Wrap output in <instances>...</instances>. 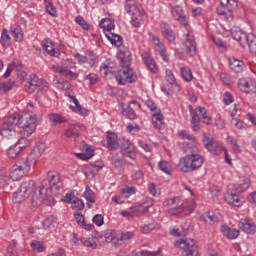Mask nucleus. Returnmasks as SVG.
I'll return each mask as SVG.
<instances>
[{
	"label": "nucleus",
	"mask_w": 256,
	"mask_h": 256,
	"mask_svg": "<svg viewBox=\"0 0 256 256\" xmlns=\"http://www.w3.org/2000/svg\"><path fill=\"white\" fill-rule=\"evenodd\" d=\"M63 191V182L57 172H48V182H41L38 190L33 194L31 203L33 207H41L46 205L51 207L55 205L53 195H58Z\"/></svg>",
	"instance_id": "f257e3e1"
},
{
	"label": "nucleus",
	"mask_w": 256,
	"mask_h": 256,
	"mask_svg": "<svg viewBox=\"0 0 256 256\" xmlns=\"http://www.w3.org/2000/svg\"><path fill=\"white\" fill-rule=\"evenodd\" d=\"M183 153L186 156L180 158L178 167L183 173H193L197 169H201L205 163V158L201 155V150L195 144H185Z\"/></svg>",
	"instance_id": "f03ea898"
},
{
	"label": "nucleus",
	"mask_w": 256,
	"mask_h": 256,
	"mask_svg": "<svg viewBox=\"0 0 256 256\" xmlns=\"http://www.w3.org/2000/svg\"><path fill=\"white\" fill-rule=\"evenodd\" d=\"M163 205L167 207L169 215L176 217H187V215H191L195 211V202L190 201L185 203L179 196L166 199Z\"/></svg>",
	"instance_id": "7ed1b4c3"
},
{
	"label": "nucleus",
	"mask_w": 256,
	"mask_h": 256,
	"mask_svg": "<svg viewBox=\"0 0 256 256\" xmlns=\"http://www.w3.org/2000/svg\"><path fill=\"white\" fill-rule=\"evenodd\" d=\"M19 125H21V114L10 115L0 126V135L8 141L17 139V130H15V127Z\"/></svg>",
	"instance_id": "20e7f679"
},
{
	"label": "nucleus",
	"mask_w": 256,
	"mask_h": 256,
	"mask_svg": "<svg viewBox=\"0 0 256 256\" xmlns=\"http://www.w3.org/2000/svg\"><path fill=\"white\" fill-rule=\"evenodd\" d=\"M43 151L44 149L41 148V146H36L29 157L17 160L14 165L22 172L23 176L26 177L29 171H31V161L34 160V163H37V159L41 158Z\"/></svg>",
	"instance_id": "39448f33"
},
{
	"label": "nucleus",
	"mask_w": 256,
	"mask_h": 256,
	"mask_svg": "<svg viewBox=\"0 0 256 256\" xmlns=\"http://www.w3.org/2000/svg\"><path fill=\"white\" fill-rule=\"evenodd\" d=\"M26 93H35V91H49V83L35 74H30L24 84Z\"/></svg>",
	"instance_id": "423d86ee"
},
{
	"label": "nucleus",
	"mask_w": 256,
	"mask_h": 256,
	"mask_svg": "<svg viewBox=\"0 0 256 256\" xmlns=\"http://www.w3.org/2000/svg\"><path fill=\"white\" fill-rule=\"evenodd\" d=\"M175 247H178V249H182L185 256L199 255V245L194 239L186 238L184 240L176 241Z\"/></svg>",
	"instance_id": "0eeeda50"
},
{
	"label": "nucleus",
	"mask_w": 256,
	"mask_h": 256,
	"mask_svg": "<svg viewBox=\"0 0 256 256\" xmlns=\"http://www.w3.org/2000/svg\"><path fill=\"white\" fill-rule=\"evenodd\" d=\"M20 125L23 137H31L35 133V129H37V116L30 114L21 116Z\"/></svg>",
	"instance_id": "6e6552de"
},
{
	"label": "nucleus",
	"mask_w": 256,
	"mask_h": 256,
	"mask_svg": "<svg viewBox=\"0 0 256 256\" xmlns=\"http://www.w3.org/2000/svg\"><path fill=\"white\" fill-rule=\"evenodd\" d=\"M115 75L118 85H127V83H135L137 81V74L131 69L130 66H120Z\"/></svg>",
	"instance_id": "1a4fd4ad"
},
{
	"label": "nucleus",
	"mask_w": 256,
	"mask_h": 256,
	"mask_svg": "<svg viewBox=\"0 0 256 256\" xmlns=\"http://www.w3.org/2000/svg\"><path fill=\"white\" fill-rule=\"evenodd\" d=\"M183 49L188 57H195L197 55V41L195 40L193 33L187 32L184 34Z\"/></svg>",
	"instance_id": "9d476101"
},
{
	"label": "nucleus",
	"mask_w": 256,
	"mask_h": 256,
	"mask_svg": "<svg viewBox=\"0 0 256 256\" xmlns=\"http://www.w3.org/2000/svg\"><path fill=\"white\" fill-rule=\"evenodd\" d=\"M150 41L153 43L155 47V51L162 57L163 61L166 63H169V56L167 55V49L165 48V44L161 42V39L159 36L153 34V33H148Z\"/></svg>",
	"instance_id": "9b49d317"
},
{
	"label": "nucleus",
	"mask_w": 256,
	"mask_h": 256,
	"mask_svg": "<svg viewBox=\"0 0 256 256\" xmlns=\"http://www.w3.org/2000/svg\"><path fill=\"white\" fill-rule=\"evenodd\" d=\"M124 11L128 15H140V17L145 15V10H143V7H141V4L137 0H125Z\"/></svg>",
	"instance_id": "f8f14e48"
},
{
	"label": "nucleus",
	"mask_w": 256,
	"mask_h": 256,
	"mask_svg": "<svg viewBox=\"0 0 256 256\" xmlns=\"http://www.w3.org/2000/svg\"><path fill=\"white\" fill-rule=\"evenodd\" d=\"M199 109H202V107L198 106L196 108H193L192 105L188 106L191 117L190 123L192 125L193 131H199L201 129V110Z\"/></svg>",
	"instance_id": "ddd939ff"
},
{
	"label": "nucleus",
	"mask_w": 256,
	"mask_h": 256,
	"mask_svg": "<svg viewBox=\"0 0 256 256\" xmlns=\"http://www.w3.org/2000/svg\"><path fill=\"white\" fill-rule=\"evenodd\" d=\"M117 69V63L112 59H106L100 65V75L102 77H109V75H113Z\"/></svg>",
	"instance_id": "4468645a"
},
{
	"label": "nucleus",
	"mask_w": 256,
	"mask_h": 256,
	"mask_svg": "<svg viewBox=\"0 0 256 256\" xmlns=\"http://www.w3.org/2000/svg\"><path fill=\"white\" fill-rule=\"evenodd\" d=\"M238 227L239 229H241V231H243V233H246V235L256 234V224L255 222H253V220H250L248 218L240 219Z\"/></svg>",
	"instance_id": "2eb2a0df"
},
{
	"label": "nucleus",
	"mask_w": 256,
	"mask_h": 256,
	"mask_svg": "<svg viewBox=\"0 0 256 256\" xmlns=\"http://www.w3.org/2000/svg\"><path fill=\"white\" fill-rule=\"evenodd\" d=\"M225 201L228 205H233V207H243V198L239 196L235 190H228L225 194Z\"/></svg>",
	"instance_id": "dca6fc26"
},
{
	"label": "nucleus",
	"mask_w": 256,
	"mask_h": 256,
	"mask_svg": "<svg viewBox=\"0 0 256 256\" xmlns=\"http://www.w3.org/2000/svg\"><path fill=\"white\" fill-rule=\"evenodd\" d=\"M238 88L244 93H251L256 90L255 78H241L238 80Z\"/></svg>",
	"instance_id": "f3484780"
},
{
	"label": "nucleus",
	"mask_w": 256,
	"mask_h": 256,
	"mask_svg": "<svg viewBox=\"0 0 256 256\" xmlns=\"http://www.w3.org/2000/svg\"><path fill=\"white\" fill-rule=\"evenodd\" d=\"M103 147H107L109 151H117L119 148V140L117 139V134L113 132H107L106 140H102Z\"/></svg>",
	"instance_id": "a211bd4d"
},
{
	"label": "nucleus",
	"mask_w": 256,
	"mask_h": 256,
	"mask_svg": "<svg viewBox=\"0 0 256 256\" xmlns=\"http://www.w3.org/2000/svg\"><path fill=\"white\" fill-rule=\"evenodd\" d=\"M66 97H69L71 99L72 103H74V106H71L73 111L75 113H78V115H82V117H87L89 115V110L81 107V104H79V100L77 99V96L75 94H71V92L66 91L65 92Z\"/></svg>",
	"instance_id": "6ab92c4d"
},
{
	"label": "nucleus",
	"mask_w": 256,
	"mask_h": 256,
	"mask_svg": "<svg viewBox=\"0 0 256 256\" xmlns=\"http://www.w3.org/2000/svg\"><path fill=\"white\" fill-rule=\"evenodd\" d=\"M142 61L146 65L147 69L154 74H157L159 72V68L157 67V63L151 56L149 52H143L141 54Z\"/></svg>",
	"instance_id": "aec40b11"
},
{
	"label": "nucleus",
	"mask_w": 256,
	"mask_h": 256,
	"mask_svg": "<svg viewBox=\"0 0 256 256\" xmlns=\"http://www.w3.org/2000/svg\"><path fill=\"white\" fill-rule=\"evenodd\" d=\"M42 47L51 57H61V50L55 48V43L51 39H44L42 41Z\"/></svg>",
	"instance_id": "412c9836"
},
{
	"label": "nucleus",
	"mask_w": 256,
	"mask_h": 256,
	"mask_svg": "<svg viewBox=\"0 0 256 256\" xmlns=\"http://www.w3.org/2000/svg\"><path fill=\"white\" fill-rule=\"evenodd\" d=\"M171 15L175 21H179L181 25H187V16L181 6L176 5L171 7Z\"/></svg>",
	"instance_id": "4be33fe9"
},
{
	"label": "nucleus",
	"mask_w": 256,
	"mask_h": 256,
	"mask_svg": "<svg viewBox=\"0 0 256 256\" xmlns=\"http://www.w3.org/2000/svg\"><path fill=\"white\" fill-rule=\"evenodd\" d=\"M230 35H232V38L234 41H238V43L242 46L245 47V43L247 39L249 38V34L241 31L239 28H232Z\"/></svg>",
	"instance_id": "5701e85b"
},
{
	"label": "nucleus",
	"mask_w": 256,
	"mask_h": 256,
	"mask_svg": "<svg viewBox=\"0 0 256 256\" xmlns=\"http://www.w3.org/2000/svg\"><path fill=\"white\" fill-rule=\"evenodd\" d=\"M132 237H135V234L131 231H126L112 236L111 242L114 243V245H123V243L130 241Z\"/></svg>",
	"instance_id": "b1692460"
},
{
	"label": "nucleus",
	"mask_w": 256,
	"mask_h": 256,
	"mask_svg": "<svg viewBox=\"0 0 256 256\" xmlns=\"http://www.w3.org/2000/svg\"><path fill=\"white\" fill-rule=\"evenodd\" d=\"M178 137L180 139H187V141L182 142V146H181L182 151H183V147H185V145H195L197 147V138H195V136H193L191 133H189V131H187V130L179 131Z\"/></svg>",
	"instance_id": "393cba45"
},
{
	"label": "nucleus",
	"mask_w": 256,
	"mask_h": 256,
	"mask_svg": "<svg viewBox=\"0 0 256 256\" xmlns=\"http://www.w3.org/2000/svg\"><path fill=\"white\" fill-rule=\"evenodd\" d=\"M79 133H81V125H79V124H70L65 129L64 135L68 139H77V137H79Z\"/></svg>",
	"instance_id": "a878e982"
},
{
	"label": "nucleus",
	"mask_w": 256,
	"mask_h": 256,
	"mask_svg": "<svg viewBox=\"0 0 256 256\" xmlns=\"http://www.w3.org/2000/svg\"><path fill=\"white\" fill-rule=\"evenodd\" d=\"M200 220L204 221V223H208V225H215V223H219L221 221V216L215 214V212H205L200 216Z\"/></svg>",
	"instance_id": "bb28decb"
},
{
	"label": "nucleus",
	"mask_w": 256,
	"mask_h": 256,
	"mask_svg": "<svg viewBox=\"0 0 256 256\" xmlns=\"http://www.w3.org/2000/svg\"><path fill=\"white\" fill-rule=\"evenodd\" d=\"M118 59L120 60V66L131 67V51L125 48L118 52Z\"/></svg>",
	"instance_id": "cd10ccee"
},
{
	"label": "nucleus",
	"mask_w": 256,
	"mask_h": 256,
	"mask_svg": "<svg viewBox=\"0 0 256 256\" xmlns=\"http://www.w3.org/2000/svg\"><path fill=\"white\" fill-rule=\"evenodd\" d=\"M221 233L224 237H227V239H237V237L241 235V231L239 229L231 228L225 224L221 226Z\"/></svg>",
	"instance_id": "c85d7f7f"
},
{
	"label": "nucleus",
	"mask_w": 256,
	"mask_h": 256,
	"mask_svg": "<svg viewBox=\"0 0 256 256\" xmlns=\"http://www.w3.org/2000/svg\"><path fill=\"white\" fill-rule=\"evenodd\" d=\"M20 187L22 188L23 192L27 194L28 197L35 195L36 191H39V188L35 186V181L28 180L21 183Z\"/></svg>",
	"instance_id": "c756f323"
},
{
	"label": "nucleus",
	"mask_w": 256,
	"mask_h": 256,
	"mask_svg": "<svg viewBox=\"0 0 256 256\" xmlns=\"http://www.w3.org/2000/svg\"><path fill=\"white\" fill-rule=\"evenodd\" d=\"M249 187H251V180L247 177L240 178L239 181L234 184V189L237 193H245Z\"/></svg>",
	"instance_id": "7c9ffc66"
},
{
	"label": "nucleus",
	"mask_w": 256,
	"mask_h": 256,
	"mask_svg": "<svg viewBox=\"0 0 256 256\" xmlns=\"http://www.w3.org/2000/svg\"><path fill=\"white\" fill-rule=\"evenodd\" d=\"M83 197L87 201L88 209H91L93 205H95L96 195H95V192L91 190V187H89V185H86L85 191L83 193Z\"/></svg>",
	"instance_id": "2f4dec72"
},
{
	"label": "nucleus",
	"mask_w": 256,
	"mask_h": 256,
	"mask_svg": "<svg viewBox=\"0 0 256 256\" xmlns=\"http://www.w3.org/2000/svg\"><path fill=\"white\" fill-rule=\"evenodd\" d=\"M85 63L89 67H97L99 65V56L95 52L88 50L85 52Z\"/></svg>",
	"instance_id": "473e14b6"
},
{
	"label": "nucleus",
	"mask_w": 256,
	"mask_h": 256,
	"mask_svg": "<svg viewBox=\"0 0 256 256\" xmlns=\"http://www.w3.org/2000/svg\"><path fill=\"white\" fill-rule=\"evenodd\" d=\"M48 121L51 123V125H61L63 123H67L69 119L67 117L57 114V113H51L48 115Z\"/></svg>",
	"instance_id": "72a5a7b5"
},
{
	"label": "nucleus",
	"mask_w": 256,
	"mask_h": 256,
	"mask_svg": "<svg viewBox=\"0 0 256 256\" xmlns=\"http://www.w3.org/2000/svg\"><path fill=\"white\" fill-rule=\"evenodd\" d=\"M10 33L15 41H17L18 43H21V41H23V29H21V26H19L18 24H12L10 26Z\"/></svg>",
	"instance_id": "f704fd0d"
},
{
	"label": "nucleus",
	"mask_w": 256,
	"mask_h": 256,
	"mask_svg": "<svg viewBox=\"0 0 256 256\" xmlns=\"http://www.w3.org/2000/svg\"><path fill=\"white\" fill-rule=\"evenodd\" d=\"M230 69L234 71V73H243L245 69V62L238 60L236 58H230Z\"/></svg>",
	"instance_id": "c9c22d12"
},
{
	"label": "nucleus",
	"mask_w": 256,
	"mask_h": 256,
	"mask_svg": "<svg viewBox=\"0 0 256 256\" xmlns=\"http://www.w3.org/2000/svg\"><path fill=\"white\" fill-rule=\"evenodd\" d=\"M13 43V38L9 35V30L3 29L1 32L0 45L7 49V47H11Z\"/></svg>",
	"instance_id": "e433bc0d"
},
{
	"label": "nucleus",
	"mask_w": 256,
	"mask_h": 256,
	"mask_svg": "<svg viewBox=\"0 0 256 256\" xmlns=\"http://www.w3.org/2000/svg\"><path fill=\"white\" fill-rule=\"evenodd\" d=\"M105 35L108 41H110V43L115 47H121V45H123V37H121V35L112 32H109Z\"/></svg>",
	"instance_id": "4c0bfd02"
},
{
	"label": "nucleus",
	"mask_w": 256,
	"mask_h": 256,
	"mask_svg": "<svg viewBox=\"0 0 256 256\" xmlns=\"http://www.w3.org/2000/svg\"><path fill=\"white\" fill-rule=\"evenodd\" d=\"M82 151H86V153H78L76 154L79 159H82L83 161H87L88 159H91L93 157V147H91L88 144L82 145Z\"/></svg>",
	"instance_id": "58836bf2"
},
{
	"label": "nucleus",
	"mask_w": 256,
	"mask_h": 256,
	"mask_svg": "<svg viewBox=\"0 0 256 256\" xmlns=\"http://www.w3.org/2000/svg\"><path fill=\"white\" fill-rule=\"evenodd\" d=\"M139 205V209H138V215L141 214L143 215V213H147V211H149L150 207H153V199L151 198H145L144 200H142V202Z\"/></svg>",
	"instance_id": "ea45409f"
},
{
	"label": "nucleus",
	"mask_w": 256,
	"mask_h": 256,
	"mask_svg": "<svg viewBox=\"0 0 256 256\" xmlns=\"http://www.w3.org/2000/svg\"><path fill=\"white\" fill-rule=\"evenodd\" d=\"M152 123L156 129H161L163 127V114H161V110L152 113Z\"/></svg>",
	"instance_id": "a19ab883"
},
{
	"label": "nucleus",
	"mask_w": 256,
	"mask_h": 256,
	"mask_svg": "<svg viewBox=\"0 0 256 256\" xmlns=\"http://www.w3.org/2000/svg\"><path fill=\"white\" fill-rule=\"evenodd\" d=\"M26 199H29V196L26 194V192L23 191V189L20 186L17 189V191L14 192L13 202L14 203H23V201H26Z\"/></svg>",
	"instance_id": "79ce46f5"
},
{
	"label": "nucleus",
	"mask_w": 256,
	"mask_h": 256,
	"mask_svg": "<svg viewBox=\"0 0 256 256\" xmlns=\"http://www.w3.org/2000/svg\"><path fill=\"white\" fill-rule=\"evenodd\" d=\"M200 111V119H203L202 123L204 125H211L213 123V118H211V115L209 114V110L205 107L199 108Z\"/></svg>",
	"instance_id": "37998d69"
},
{
	"label": "nucleus",
	"mask_w": 256,
	"mask_h": 256,
	"mask_svg": "<svg viewBox=\"0 0 256 256\" xmlns=\"http://www.w3.org/2000/svg\"><path fill=\"white\" fill-rule=\"evenodd\" d=\"M245 45H248L249 50L253 55H256V36L253 33L248 34Z\"/></svg>",
	"instance_id": "c03bdc74"
},
{
	"label": "nucleus",
	"mask_w": 256,
	"mask_h": 256,
	"mask_svg": "<svg viewBox=\"0 0 256 256\" xmlns=\"http://www.w3.org/2000/svg\"><path fill=\"white\" fill-rule=\"evenodd\" d=\"M99 27L104 29V31H113L115 23L110 18H103L99 23Z\"/></svg>",
	"instance_id": "a18cd8bd"
},
{
	"label": "nucleus",
	"mask_w": 256,
	"mask_h": 256,
	"mask_svg": "<svg viewBox=\"0 0 256 256\" xmlns=\"http://www.w3.org/2000/svg\"><path fill=\"white\" fill-rule=\"evenodd\" d=\"M135 193H137V188L135 186L125 185L121 189V195L123 199H129V197H131L132 195H135Z\"/></svg>",
	"instance_id": "49530a36"
},
{
	"label": "nucleus",
	"mask_w": 256,
	"mask_h": 256,
	"mask_svg": "<svg viewBox=\"0 0 256 256\" xmlns=\"http://www.w3.org/2000/svg\"><path fill=\"white\" fill-rule=\"evenodd\" d=\"M23 177H25L23 172L19 170L14 164L10 170V179H12V181H21Z\"/></svg>",
	"instance_id": "de8ad7c7"
},
{
	"label": "nucleus",
	"mask_w": 256,
	"mask_h": 256,
	"mask_svg": "<svg viewBox=\"0 0 256 256\" xmlns=\"http://www.w3.org/2000/svg\"><path fill=\"white\" fill-rule=\"evenodd\" d=\"M121 113L124 115V117H127V119H130L131 121L137 119V113H135V110H133L131 106H122Z\"/></svg>",
	"instance_id": "09e8293b"
},
{
	"label": "nucleus",
	"mask_w": 256,
	"mask_h": 256,
	"mask_svg": "<svg viewBox=\"0 0 256 256\" xmlns=\"http://www.w3.org/2000/svg\"><path fill=\"white\" fill-rule=\"evenodd\" d=\"M180 73L184 81H187V83L193 81V71L191 68L185 66L180 69Z\"/></svg>",
	"instance_id": "8fccbe9b"
},
{
	"label": "nucleus",
	"mask_w": 256,
	"mask_h": 256,
	"mask_svg": "<svg viewBox=\"0 0 256 256\" xmlns=\"http://www.w3.org/2000/svg\"><path fill=\"white\" fill-rule=\"evenodd\" d=\"M21 146L14 144L7 150V155L10 159H17V156L21 153Z\"/></svg>",
	"instance_id": "3c124183"
},
{
	"label": "nucleus",
	"mask_w": 256,
	"mask_h": 256,
	"mask_svg": "<svg viewBox=\"0 0 256 256\" xmlns=\"http://www.w3.org/2000/svg\"><path fill=\"white\" fill-rule=\"evenodd\" d=\"M227 141L231 145L234 153H241V151H243L241 149V145H239V140L237 138L233 136H228Z\"/></svg>",
	"instance_id": "603ef678"
},
{
	"label": "nucleus",
	"mask_w": 256,
	"mask_h": 256,
	"mask_svg": "<svg viewBox=\"0 0 256 256\" xmlns=\"http://www.w3.org/2000/svg\"><path fill=\"white\" fill-rule=\"evenodd\" d=\"M120 148H121L122 153L125 154L128 151L135 149V145L129 139L124 138L121 141Z\"/></svg>",
	"instance_id": "864d4df0"
},
{
	"label": "nucleus",
	"mask_w": 256,
	"mask_h": 256,
	"mask_svg": "<svg viewBox=\"0 0 256 256\" xmlns=\"http://www.w3.org/2000/svg\"><path fill=\"white\" fill-rule=\"evenodd\" d=\"M220 4L222 7H225L227 11H235L238 7L237 0H220Z\"/></svg>",
	"instance_id": "5fc2aeb1"
},
{
	"label": "nucleus",
	"mask_w": 256,
	"mask_h": 256,
	"mask_svg": "<svg viewBox=\"0 0 256 256\" xmlns=\"http://www.w3.org/2000/svg\"><path fill=\"white\" fill-rule=\"evenodd\" d=\"M55 223H57V216L52 215L44 220L43 227L47 231L49 229H53V227H55Z\"/></svg>",
	"instance_id": "6e6d98bb"
},
{
	"label": "nucleus",
	"mask_w": 256,
	"mask_h": 256,
	"mask_svg": "<svg viewBox=\"0 0 256 256\" xmlns=\"http://www.w3.org/2000/svg\"><path fill=\"white\" fill-rule=\"evenodd\" d=\"M158 167L160 171H163V173H166V175H171L172 173V169H171V165L169 164V162L162 160L158 163Z\"/></svg>",
	"instance_id": "4d7b16f0"
},
{
	"label": "nucleus",
	"mask_w": 256,
	"mask_h": 256,
	"mask_svg": "<svg viewBox=\"0 0 256 256\" xmlns=\"http://www.w3.org/2000/svg\"><path fill=\"white\" fill-rule=\"evenodd\" d=\"M155 229H157V223H150L140 227V231L144 235H148V233H151V231H155Z\"/></svg>",
	"instance_id": "13d9d810"
},
{
	"label": "nucleus",
	"mask_w": 256,
	"mask_h": 256,
	"mask_svg": "<svg viewBox=\"0 0 256 256\" xmlns=\"http://www.w3.org/2000/svg\"><path fill=\"white\" fill-rule=\"evenodd\" d=\"M71 207L74 211H83L85 209V203H83V200L77 198L71 203Z\"/></svg>",
	"instance_id": "bf43d9fd"
},
{
	"label": "nucleus",
	"mask_w": 256,
	"mask_h": 256,
	"mask_svg": "<svg viewBox=\"0 0 256 256\" xmlns=\"http://www.w3.org/2000/svg\"><path fill=\"white\" fill-rule=\"evenodd\" d=\"M212 41H213V43H215V45L219 49V51L223 52L227 49V45L225 44V42H223V40H221V38L212 36Z\"/></svg>",
	"instance_id": "052dcab7"
},
{
	"label": "nucleus",
	"mask_w": 256,
	"mask_h": 256,
	"mask_svg": "<svg viewBox=\"0 0 256 256\" xmlns=\"http://www.w3.org/2000/svg\"><path fill=\"white\" fill-rule=\"evenodd\" d=\"M203 143H204L206 149H208V151H210V152L217 145V142L215 140H213V138H209V137H204Z\"/></svg>",
	"instance_id": "680f3d73"
},
{
	"label": "nucleus",
	"mask_w": 256,
	"mask_h": 256,
	"mask_svg": "<svg viewBox=\"0 0 256 256\" xmlns=\"http://www.w3.org/2000/svg\"><path fill=\"white\" fill-rule=\"evenodd\" d=\"M30 245L34 251H37V253H43V251H45V245L39 241H32Z\"/></svg>",
	"instance_id": "e2e57ef3"
},
{
	"label": "nucleus",
	"mask_w": 256,
	"mask_h": 256,
	"mask_svg": "<svg viewBox=\"0 0 256 256\" xmlns=\"http://www.w3.org/2000/svg\"><path fill=\"white\" fill-rule=\"evenodd\" d=\"M85 81H89L90 85H95L99 81V76L96 73H89L84 75Z\"/></svg>",
	"instance_id": "0e129e2a"
},
{
	"label": "nucleus",
	"mask_w": 256,
	"mask_h": 256,
	"mask_svg": "<svg viewBox=\"0 0 256 256\" xmlns=\"http://www.w3.org/2000/svg\"><path fill=\"white\" fill-rule=\"evenodd\" d=\"M165 79H166L167 83H169L170 85H175V83H177V79L175 78L173 71H171L170 69L166 70Z\"/></svg>",
	"instance_id": "69168bd1"
},
{
	"label": "nucleus",
	"mask_w": 256,
	"mask_h": 256,
	"mask_svg": "<svg viewBox=\"0 0 256 256\" xmlns=\"http://www.w3.org/2000/svg\"><path fill=\"white\" fill-rule=\"evenodd\" d=\"M214 123L217 129H225V120L223 119L221 114L216 115Z\"/></svg>",
	"instance_id": "338daca9"
},
{
	"label": "nucleus",
	"mask_w": 256,
	"mask_h": 256,
	"mask_svg": "<svg viewBox=\"0 0 256 256\" xmlns=\"http://www.w3.org/2000/svg\"><path fill=\"white\" fill-rule=\"evenodd\" d=\"M80 241L84 247H90V249H95L97 247V243L93 240L81 238Z\"/></svg>",
	"instance_id": "774afa93"
}]
</instances>
